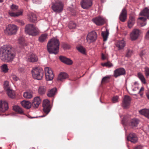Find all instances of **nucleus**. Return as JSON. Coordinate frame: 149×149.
Instances as JSON below:
<instances>
[{
  "mask_svg": "<svg viewBox=\"0 0 149 149\" xmlns=\"http://www.w3.org/2000/svg\"><path fill=\"white\" fill-rule=\"evenodd\" d=\"M15 56L10 46L4 45L1 48L0 58L2 61L5 62L12 61Z\"/></svg>",
  "mask_w": 149,
  "mask_h": 149,
  "instance_id": "f257e3e1",
  "label": "nucleus"
},
{
  "mask_svg": "<svg viewBox=\"0 0 149 149\" xmlns=\"http://www.w3.org/2000/svg\"><path fill=\"white\" fill-rule=\"evenodd\" d=\"M59 42L58 40L53 38L48 42L47 49L48 52L50 54H57L59 49Z\"/></svg>",
  "mask_w": 149,
  "mask_h": 149,
  "instance_id": "f03ea898",
  "label": "nucleus"
},
{
  "mask_svg": "<svg viewBox=\"0 0 149 149\" xmlns=\"http://www.w3.org/2000/svg\"><path fill=\"white\" fill-rule=\"evenodd\" d=\"M25 32L26 34L33 36L38 35L40 33L38 28L31 24H29L26 26Z\"/></svg>",
  "mask_w": 149,
  "mask_h": 149,
  "instance_id": "7ed1b4c3",
  "label": "nucleus"
},
{
  "mask_svg": "<svg viewBox=\"0 0 149 149\" xmlns=\"http://www.w3.org/2000/svg\"><path fill=\"white\" fill-rule=\"evenodd\" d=\"M10 10L8 12L9 15L12 17H17L22 15L23 10L22 9L19 10L18 11L16 12H14L18 10V6L14 4H13L10 6Z\"/></svg>",
  "mask_w": 149,
  "mask_h": 149,
  "instance_id": "20e7f679",
  "label": "nucleus"
},
{
  "mask_svg": "<svg viewBox=\"0 0 149 149\" xmlns=\"http://www.w3.org/2000/svg\"><path fill=\"white\" fill-rule=\"evenodd\" d=\"M51 8L53 10L57 13L62 11L63 9L64 4L61 1H56L52 2Z\"/></svg>",
  "mask_w": 149,
  "mask_h": 149,
  "instance_id": "39448f33",
  "label": "nucleus"
},
{
  "mask_svg": "<svg viewBox=\"0 0 149 149\" xmlns=\"http://www.w3.org/2000/svg\"><path fill=\"white\" fill-rule=\"evenodd\" d=\"M32 76L35 79L40 80L42 79L43 76V70L39 68H33L31 70Z\"/></svg>",
  "mask_w": 149,
  "mask_h": 149,
  "instance_id": "423d86ee",
  "label": "nucleus"
},
{
  "mask_svg": "<svg viewBox=\"0 0 149 149\" xmlns=\"http://www.w3.org/2000/svg\"><path fill=\"white\" fill-rule=\"evenodd\" d=\"M140 15L142 16H144L146 17H140L139 19L141 20L140 24L141 26H145L146 23V22L147 18H148L149 16V9L147 8H145L140 13Z\"/></svg>",
  "mask_w": 149,
  "mask_h": 149,
  "instance_id": "0eeeda50",
  "label": "nucleus"
},
{
  "mask_svg": "<svg viewBox=\"0 0 149 149\" xmlns=\"http://www.w3.org/2000/svg\"><path fill=\"white\" fill-rule=\"evenodd\" d=\"M18 27L14 24H9L4 30L5 33L9 35L15 34L16 33Z\"/></svg>",
  "mask_w": 149,
  "mask_h": 149,
  "instance_id": "6e6552de",
  "label": "nucleus"
},
{
  "mask_svg": "<svg viewBox=\"0 0 149 149\" xmlns=\"http://www.w3.org/2000/svg\"><path fill=\"white\" fill-rule=\"evenodd\" d=\"M46 79L47 81H51L53 79L54 75L52 69L48 67L45 69Z\"/></svg>",
  "mask_w": 149,
  "mask_h": 149,
  "instance_id": "1a4fd4ad",
  "label": "nucleus"
},
{
  "mask_svg": "<svg viewBox=\"0 0 149 149\" xmlns=\"http://www.w3.org/2000/svg\"><path fill=\"white\" fill-rule=\"evenodd\" d=\"M97 37L96 32L93 31L88 33L87 36L86 40L88 43H91L95 41L97 39Z\"/></svg>",
  "mask_w": 149,
  "mask_h": 149,
  "instance_id": "9d476101",
  "label": "nucleus"
},
{
  "mask_svg": "<svg viewBox=\"0 0 149 149\" xmlns=\"http://www.w3.org/2000/svg\"><path fill=\"white\" fill-rule=\"evenodd\" d=\"M140 33L141 31L139 29H134L130 34L131 40H136L139 37Z\"/></svg>",
  "mask_w": 149,
  "mask_h": 149,
  "instance_id": "9b49d317",
  "label": "nucleus"
},
{
  "mask_svg": "<svg viewBox=\"0 0 149 149\" xmlns=\"http://www.w3.org/2000/svg\"><path fill=\"white\" fill-rule=\"evenodd\" d=\"M43 110L44 112L47 114L50 110L49 101L48 100H44L42 104Z\"/></svg>",
  "mask_w": 149,
  "mask_h": 149,
  "instance_id": "f8f14e48",
  "label": "nucleus"
},
{
  "mask_svg": "<svg viewBox=\"0 0 149 149\" xmlns=\"http://www.w3.org/2000/svg\"><path fill=\"white\" fill-rule=\"evenodd\" d=\"M8 103L5 100L0 101V112L3 113L8 109Z\"/></svg>",
  "mask_w": 149,
  "mask_h": 149,
  "instance_id": "ddd939ff",
  "label": "nucleus"
},
{
  "mask_svg": "<svg viewBox=\"0 0 149 149\" xmlns=\"http://www.w3.org/2000/svg\"><path fill=\"white\" fill-rule=\"evenodd\" d=\"M125 73V70L123 68H118L114 71V76L116 78L121 75H124Z\"/></svg>",
  "mask_w": 149,
  "mask_h": 149,
  "instance_id": "4468645a",
  "label": "nucleus"
},
{
  "mask_svg": "<svg viewBox=\"0 0 149 149\" xmlns=\"http://www.w3.org/2000/svg\"><path fill=\"white\" fill-rule=\"evenodd\" d=\"M41 101L40 97L37 96L33 99L31 104V106L34 108L36 109L38 107L41 103Z\"/></svg>",
  "mask_w": 149,
  "mask_h": 149,
  "instance_id": "2eb2a0df",
  "label": "nucleus"
},
{
  "mask_svg": "<svg viewBox=\"0 0 149 149\" xmlns=\"http://www.w3.org/2000/svg\"><path fill=\"white\" fill-rule=\"evenodd\" d=\"M131 101V98L129 96L125 95L122 103V106L126 108L129 106Z\"/></svg>",
  "mask_w": 149,
  "mask_h": 149,
  "instance_id": "dca6fc26",
  "label": "nucleus"
},
{
  "mask_svg": "<svg viewBox=\"0 0 149 149\" xmlns=\"http://www.w3.org/2000/svg\"><path fill=\"white\" fill-rule=\"evenodd\" d=\"M81 7L84 9H87L92 5L91 0H83L81 2Z\"/></svg>",
  "mask_w": 149,
  "mask_h": 149,
  "instance_id": "f3484780",
  "label": "nucleus"
},
{
  "mask_svg": "<svg viewBox=\"0 0 149 149\" xmlns=\"http://www.w3.org/2000/svg\"><path fill=\"white\" fill-rule=\"evenodd\" d=\"M128 141L133 143H135L138 141V138L136 135L134 133H130L127 137Z\"/></svg>",
  "mask_w": 149,
  "mask_h": 149,
  "instance_id": "a211bd4d",
  "label": "nucleus"
},
{
  "mask_svg": "<svg viewBox=\"0 0 149 149\" xmlns=\"http://www.w3.org/2000/svg\"><path fill=\"white\" fill-rule=\"evenodd\" d=\"M127 11L125 8H123L119 15L120 20L122 22H124L127 19Z\"/></svg>",
  "mask_w": 149,
  "mask_h": 149,
  "instance_id": "6ab92c4d",
  "label": "nucleus"
},
{
  "mask_svg": "<svg viewBox=\"0 0 149 149\" xmlns=\"http://www.w3.org/2000/svg\"><path fill=\"white\" fill-rule=\"evenodd\" d=\"M38 58L35 54L32 53L29 54L27 56V61L30 62H35L37 61Z\"/></svg>",
  "mask_w": 149,
  "mask_h": 149,
  "instance_id": "aec40b11",
  "label": "nucleus"
},
{
  "mask_svg": "<svg viewBox=\"0 0 149 149\" xmlns=\"http://www.w3.org/2000/svg\"><path fill=\"white\" fill-rule=\"evenodd\" d=\"M92 21L97 25H102L103 24L104 22V19L100 16L97 17L93 19Z\"/></svg>",
  "mask_w": 149,
  "mask_h": 149,
  "instance_id": "412c9836",
  "label": "nucleus"
},
{
  "mask_svg": "<svg viewBox=\"0 0 149 149\" xmlns=\"http://www.w3.org/2000/svg\"><path fill=\"white\" fill-rule=\"evenodd\" d=\"M126 43L123 40H119L116 42L115 45L119 50L123 49Z\"/></svg>",
  "mask_w": 149,
  "mask_h": 149,
  "instance_id": "4be33fe9",
  "label": "nucleus"
},
{
  "mask_svg": "<svg viewBox=\"0 0 149 149\" xmlns=\"http://www.w3.org/2000/svg\"><path fill=\"white\" fill-rule=\"evenodd\" d=\"M59 59L62 62L67 65H70L73 63L72 60L62 56H60L59 57Z\"/></svg>",
  "mask_w": 149,
  "mask_h": 149,
  "instance_id": "5701e85b",
  "label": "nucleus"
},
{
  "mask_svg": "<svg viewBox=\"0 0 149 149\" xmlns=\"http://www.w3.org/2000/svg\"><path fill=\"white\" fill-rule=\"evenodd\" d=\"M28 19L30 21L34 22L37 20L36 15L32 13H30L27 15Z\"/></svg>",
  "mask_w": 149,
  "mask_h": 149,
  "instance_id": "b1692460",
  "label": "nucleus"
},
{
  "mask_svg": "<svg viewBox=\"0 0 149 149\" xmlns=\"http://www.w3.org/2000/svg\"><path fill=\"white\" fill-rule=\"evenodd\" d=\"M22 106L26 109L30 108L31 106V104L30 102L24 100L21 102Z\"/></svg>",
  "mask_w": 149,
  "mask_h": 149,
  "instance_id": "393cba45",
  "label": "nucleus"
},
{
  "mask_svg": "<svg viewBox=\"0 0 149 149\" xmlns=\"http://www.w3.org/2000/svg\"><path fill=\"white\" fill-rule=\"evenodd\" d=\"M33 92L31 91H26L23 94L24 97L26 99H30L33 97Z\"/></svg>",
  "mask_w": 149,
  "mask_h": 149,
  "instance_id": "a878e982",
  "label": "nucleus"
},
{
  "mask_svg": "<svg viewBox=\"0 0 149 149\" xmlns=\"http://www.w3.org/2000/svg\"><path fill=\"white\" fill-rule=\"evenodd\" d=\"M68 77V74L62 72L58 75L57 80L60 81H63Z\"/></svg>",
  "mask_w": 149,
  "mask_h": 149,
  "instance_id": "bb28decb",
  "label": "nucleus"
},
{
  "mask_svg": "<svg viewBox=\"0 0 149 149\" xmlns=\"http://www.w3.org/2000/svg\"><path fill=\"white\" fill-rule=\"evenodd\" d=\"M135 22L134 18L132 16L130 17L128 22V26L129 28H131Z\"/></svg>",
  "mask_w": 149,
  "mask_h": 149,
  "instance_id": "cd10ccee",
  "label": "nucleus"
},
{
  "mask_svg": "<svg viewBox=\"0 0 149 149\" xmlns=\"http://www.w3.org/2000/svg\"><path fill=\"white\" fill-rule=\"evenodd\" d=\"M56 88H55L50 89L47 93V96L49 97H53L56 94Z\"/></svg>",
  "mask_w": 149,
  "mask_h": 149,
  "instance_id": "c85d7f7f",
  "label": "nucleus"
},
{
  "mask_svg": "<svg viewBox=\"0 0 149 149\" xmlns=\"http://www.w3.org/2000/svg\"><path fill=\"white\" fill-rule=\"evenodd\" d=\"M139 112L141 114L149 118V110L146 109H143L140 110Z\"/></svg>",
  "mask_w": 149,
  "mask_h": 149,
  "instance_id": "c756f323",
  "label": "nucleus"
},
{
  "mask_svg": "<svg viewBox=\"0 0 149 149\" xmlns=\"http://www.w3.org/2000/svg\"><path fill=\"white\" fill-rule=\"evenodd\" d=\"M47 34L46 33L41 34L39 37L38 41L40 42H43L46 41L47 38Z\"/></svg>",
  "mask_w": 149,
  "mask_h": 149,
  "instance_id": "7c9ffc66",
  "label": "nucleus"
},
{
  "mask_svg": "<svg viewBox=\"0 0 149 149\" xmlns=\"http://www.w3.org/2000/svg\"><path fill=\"white\" fill-rule=\"evenodd\" d=\"M77 50L82 54L85 55L86 54V49L82 46L80 45L77 47Z\"/></svg>",
  "mask_w": 149,
  "mask_h": 149,
  "instance_id": "2f4dec72",
  "label": "nucleus"
},
{
  "mask_svg": "<svg viewBox=\"0 0 149 149\" xmlns=\"http://www.w3.org/2000/svg\"><path fill=\"white\" fill-rule=\"evenodd\" d=\"M139 123V120L136 118L132 119L130 123V125L132 127H136L137 126Z\"/></svg>",
  "mask_w": 149,
  "mask_h": 149,
  "instance_id": "473e14b6",
  "label": "nucleus"
},
{
  "mask_svg": "<svg viewBox=\"0 0 149 149\" xmlns=\"http://www.w3.org/2000/svg\"><path fill=\"white\" fill-rule=\"evenodd\" d=\"M46 91V87L44 86H40L38 89V93L40 95H42L45 94Z\"/></svg>",
  "mask_w": 149,
  "mask_h": 149,
  "instance_id": "72a5a7b5",
  "label": "nucleus"
},
{
  "mask_svg": "<svg viewBox=\"0 0 149 149\" xmlns=\"http://www.w3.org/2000/svg\"><path fill=\"white\" fill-rule=\"evenodd\" d=\"M109 34V31L107 29L105 31H102V36L103 37L104 41H106L107 40Z\"/></svg>",
  "mask_w": 149,
  "mask_h": 149,
  "instance_id": "f704fd0d",
  "label": "nucleus"
},
{
  "mask_svg": "<svg viewBox=\"0 0 149 149\" xmlns=\"http://www.w3.org/2000/svg\"><path fill=\"white\" fill-rule=\"evenodd\" d=\"M138 77L141 80V82L144 84H146V79L142 74L141 72H139L137 74Z\"/></svg>",
  "mask_w": 149,
  "mask_h": 149,
  "instance_id": "c9c22d12",
  "label": "nucleus"
},
{
  "mask_svg": "<svg viewBox=\"0 0 149 149\" xmlns=\"http://www.w3.org/2000/svg\"><path fill=\"white\" fill-rule=\"evenodd\" d=\"M8 96L11 98H13L15 97V92L10 89L6 91Z\"/></svg>",
  "mask_w": 149,
  "mask_h": 149,
  "instance_id": "e433bc0d",
  "label": "nucleus"
},
{
  "mask_svg": "<svg viewBox=\"0 0 149 149\" xmlns=\"http://www.w3.org/2000/svg\"><path fill=\"white\" fill-rule=\"evenodd\" d=\"M1 71L4 73H6L8 72V68L7 64H4L1 67Z\"/></svg>",
  "mask_w": 149,
  "mask_h": 149,
  "instance_id": "4c0bfd02",
  "label": "nucleus"
},
{
  "mask_svg": "<svg viewBox=\"0 0 149 149\" xmlns=\"http://www.w3.org/2000/svg\"><path fill=\"white\" fill-rule=\"evenodd\" d=\"M13 109L16 112H18L20 114H22L23 113V112L22 109L18 106H13Z\"/></svg>",
  "mask_w": 149,
  "mask_h": 149,
  "instance_id": "58836bf2",
  "label": "nucleus"
},
{
  "mask_svg": "<svg viewBox=\"0 0 149 149\" xmlns=\"http://www.w3.org/2000/svg\"><path fill=\"white\" fill-rule=\"evenodd\" d=\"M18 42L19 44L21 45L22 46H24V40L23 37H20L18 39Z\"/></svg>",
  "mask_w": 149,
  "mask_h": 149,
  "instance_id": "ea45409f",
  "label": "nucleus"
},
{
  "mask_svg": "<svg viewBox=\"0 0 149 149\" xmlns=\"http://www.w3.org/2000/svg\"><path fill=\"white\" fill-rule=\"evenodd\" d=\"M110 78V76H108L104 77L102 80V83H105L108 82L109 79Z\"/></svg>",
  "mask_w": 149,
  "mask_h": 149,
  "instance_id": "a19ab883",
  "label": "nucleus"
},
{
  "mask_svg": "<svg viewBox=\"0 0 149 149\" xmlns=\"http://www.w3.org/2000/svg\"><path fill=\"white\" fill-rule=\"evenodd\" d=\"M4 87L6 91H7L10 89V88L9 84V82L8 81H6L4 82Z\"/></svg>",
  "mask_w": 149,
  "mask_h": 149,
  "instance_id": "79ce46f5",
  "label": "nucleus"
},
{
  "mask_svg": "<svg viewBox=\"0 0 149 149\" xmlns=\"http://www.w3.org/2000/svg\"><path fill=\"white\" fill-rule=\"evenodd\" d=\"M101 65L103 66H106L109 67H110L113 66L112 64L109 62L102 63Z\"/></svg>",
  "mask_w": 149,
  "mask_h": 149,
  "instance_id": "37998d69",
  "label": "nucleus"
},
{
  "mask_svg": "<svg viewBox=\"0 0 149 149\" xmlns=\"http://www.w3.org/2000/svg\"><path fill=\"white\" fill-rule=\"evenodd\" d=\"M76 24L72 22H71L68 25V27L70 29H74L76 27Z\"/></svg>",
  "mask_w": 149,
  "mask_h": 149,
  "instance_id": "c03bdc74",
  "label": "nucleus"
},
{
  "mask_svg": "<svg viewBox=\"0 0 149 149\" xmlns=\"http://www.w3.org/2000/svg\"><path fill=\"white\" fill-rule=\"evenodd\" d=\"M138 83L136 81L135 82L134 84L132 85V86L135 87V88L133 89L132 90L133 91H134L135 90L136 91L137 90H138L139 87H138Z\"/></svg>",
  "mask_w": 149,
  "mask_h": 149,
  "instance_id": "a18cd8bd",
  "label": "nucleus"
},
{
  "mask_svg": "<svg viewBox=\"0 0 149 149\" xmlns=\"http://www.w3.org/2000/svg\"><path fill=\"white\" fill-rule=\"evenodd\" d=\"M62 47L65 49H69L70 48V45L66 43H63Z\"/></svg>",
  "mask_w": 149,
  "mask_h": 149,
  "instance_id": "49530a36",
  "label": "nucleus"
},
{
  "mask_svg": "<svg viewBox=\"0 0 149 149\" xmlns=\"http://www.w3.org/2000/svg\"><path fill=\"white\" fill-rule=\"evenodd\" d=\"M145 73L147 77L149 76V68L146 67L145 68Z\"/></svg>",
  "mask_w": 149,
  "mask_h": 149,
  "instance_id": "de8ad7c7",
  "label": "nucleus"
},
{
  "mask_svg": "<svg viewBox=\"0 0 149 149\" xmlns=\"http://www.w3.org/2000/svg\"><path fill=\"white\" fill-rule=\"evenodd\" d=\"M132 54V51L130 50H128L127 54H126V56L127 57H129L131 56Z\"/></svg>",
  "mask_w": 149,
  "mask_h": 149,
  "instance_id": "09e8293b",
  "label": "nucleus"
},
{
  "mask_svg": "<svg viewBox=\"0 0 149 149\" xmlns=\"http://www.w3.org/2000/svg\"><path fill=\"white\" fill-rule=\"evenodd\" d=\"M118 97L117 96H115L113 97L112 99V101L113 103H116L118 102Z\"/></svg>",
  "mask_w": 149,
  "mask_h": 149,
  "instance_id": "8fccbe9b",
  "label": "nucleus"
},
{
  "mask_svg": "<svg viewBox=\"0 0 149 149\" xmlns=\"http://www.w3.org/2000/svg\"><path fill=\"white\" fill-rule=\"evenodd\" d=\"M16 22H17L21 26H23L24 24V22L22 20L20 19H17Z\"/></svg>",
  "mask_w": 149,
  "mask_h": 149,
  "instance_id": "3c124183",
  "label": "nucleus"
},
{
  "mask_svg": "<svg viewBox=\"0 0 149 149\" xmlns=\"http://www.w3.org/2000/svg\"><path fill=\"white\" fill-rule=\"evenodd\" d=\"M145 38L147 40L149 39V30L146 33L145 36Z\"/></svg>",
  "mask_w": 149,
  "mask_h": 149,
  "instance_id": "603ef678",
  "label": "nucleus"
},
{
  "mask_svg": "<svg viewBox=\"0 0 149 149\" xmlns=\"http://www.w3.org/2000/svg\"><path fill=\"white\" fill-rule=\"evenodd\" d=\"M12 78L15 81H17L18 80V78L15 75H13L12 76Z\"/></svg>",
  "mask_w": 149,
  "mask_h": 149,
  "instance_id": "864d4df0",
  "label": "nucleus"
},
{
  "mask_svg": "<svg viewBox=\"0 0 149 149\" xmlns=\"http://www.w3.org/2000/svg\"><path fill=\"white\" fill-rule=\"evenodd\" d=\"M102 58L103 60H105L106 59L107 57L105 56L103 54H102Z\"/></svg>",
  "mask_w": 149,
  "mask_h": 149,
  "instance_id": "5fc2aeb1",
  "label": "nucleus"
},
{
  "mask_svg": "<svg viewBox=\"0 0 149 149\" xmlns=\"http://www.w3.org/2000/svg\"><path fill=\"white\" fill-rule=\"evenodd\" d=\"M144 90V88L143 87H142L141 89H140L138 93H139L140 92L142 91H143Z\"/></svg>",
  "mask_w": 149,
  "mask_h": 149,
  "instance_id": "6e6d98bb",
  "label": "nucleus"
},
{
  "mask_svg": "<svg viewBox=\"0 0 149 149\" xmlns=\"http://www.w3.org/2000/svg\"><path fill=\"white\" fill-rule=\"evenodd\" d=\"M142 146H139L135 148L134 149H142Z\"/></svg>",
  "mask_w": 149,
  "mask_h": 149,
  "instance_id": "4d7b16f0",
  "label": "nucleus"
},
{
  "mask_svg": "<svg viewBox=\"0 0 149 149\" xmlns=\"http://www.w3.org/2000/svg\"><path fill=\"white\" fill-rule=\"evenodd\" d=\"M146 95L147 98L149 100V90L146 93Z\"/></svg>",
  "mask_w": 149,
  "mask_h": 149,
  "instance_id": "13d9d810",
  "label": "nucleus"
},
{
  "mask_svg": "<svg viewBox=\"0 0 149 149\" xmlns=\"http://www.w3.org/2000/svg\"><path fill=\"white\" fill-rule=\"evenodd\" d=\"M144 54V52L142 51L140 53V56H143Z\"/></svg>",
  "mask_w": 149,
  "mask_h": 149,
  "instance_id": "bf43d9fd",
  "label": "nucleus"
},
{
  "mask_svg": "<svg viewBox=\"0 0 149 149\" xmlns=\"http://www.w3.org/2000/svg\"><path fill=\"white\" fill-rule=\"evenodd\" d=\"M3 0H0V2H3Z\"/></svg>",
  "mask_w": 149,
  "mask_h": 149,
  "instance_id": "052dcab7",
  "label": "nucleus"
},
{
  "mask_svg": "<svg viewBox=\"0 0 149 149\" xmlns=\"http://www.w3.org/2000/svg\"><path fill=\"white\" fill-rule=\"evenodd\" d=\"M31 149H35L34 148H32Z\"/></svg>",
  "mask_w": 149,
  "mask_h": 149,
  "instance_id": "680f3d73",
  "label": "nucleus"
},
{
  "mask_svg": "<svg viewBox=\"0 0 149 149\" xmlns=\"http://www.w3.org/2000/svg\"><path fill=\"white\" fill-rule=\"evenodd\" d=\"M142 95V94H140V95L141 96Z\"/></svg>",
  "mask_w": 149,
  "mask_h": 149,
  "instance_id": "e2e57ef3",
  "label": "nucleus"
}]
</instances>
